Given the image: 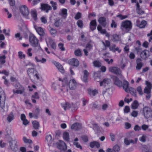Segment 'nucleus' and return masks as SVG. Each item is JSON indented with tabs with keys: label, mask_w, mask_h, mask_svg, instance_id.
I'll use <instances>...</instances> for the list:
<instances>
[{
	"label": "nucleus",
	"mask_w": 152,
	"mask_h": 152,
	"mask_svg": "<svg viewBox=\"0 0 152 152\" xmlns=\"http://www.w3.org/2000/svg\"><path fill=\"white\" fill-rule=\"evenodd\" d=\"M23 139L25 143H31L32 142V141L31 140L27 139L25 137H23Z\"/></svg>",
	"instance_id": "nucleus-53"
},
{
	"label": "nucleus",
	"mask_w": 152,
	"mask_h": 152,
	"mask_svg": "<svg viewBox=\"0 0 152 152\" xmlns=\"http://www.w3.org/2000/svg\"><path fill=\"white\" fill-rule=\"evenodd\" d=\"M145 84L146 86L145 87L144 92L145 93H151L152 89V85L151 83L148 81H145Z\"/></svg>",
	"instance_id": "nucleus-10"
},
{
	"label": "nucleus",
	"mask_w": 152,
	"mask_h": 152,
	"mask_svg": "<svg viewBox=\"0 0 152 152\" xmlns=\"http://www.w3.org/2000/svg\"><path fill=\"white\" fill-rule=\"evenodd\" d=\"M39 98V96L37 92H36L34 93V94L33 95L31 96V100L32 102L34 103H36V101L35 99H38Z\"/></svg>",
	"instance_id": "nucleus-33"
},
{
	"label": "nucleus",
	"mask_w": 152,
	"mask_h": 152,
	"mask_svg": "<svg viewBox=\"0 0 152 152\" xmlns=\"http://www.w3.org/2000/svg\"><path fill=\"white\" fill-rule=\"evenodd\" d=\"M111 40L113 42L119 41L120 40V36L116 34H113L111 36Z\"/></svg>",
	"instance_id": "nucleus-27"
},
{
	"label": "nucleus",
	"mask_w": 152,
	"mask_h": 152,
	"mask_svg": "<svg viewBox=\"0 0 152 152\" xmlns=\"http://www.w3.org/2000/svg\"><path fill=\"white\" fill-rule=\"evenodd\" d=\"M45 140L47 141L48 145H51V144L53 140L52 136L50 134L47 135L45 137Z\"/></svg>",
	"instance_id": "nucleus-26"
},
{
	"label": "nucleus",
	"mask_w": 152,
	"mask_h": 152,
	"mask_svg": "<svg viewBox=\"0 0 152 152\" xmlns=\"http://www.w3.org/2000/svg\"><path fill=\"white\" fill-rule=\"evenodd\" d=\"M130 93L133 96L136 97L137 94L135 92V90L132 88H129V91Z\"/></svg>",
	"instance_id": "nucleus-44"
},
{
	"label": "nucleus",
	"mask_w": 152,
	"mask_h": 152,
	"mask_svg": "<svg viewBox=\"0 0 152 152\" xmlns=\"http://www.w3.org/2000/svg\"><path fill=\"white\" fill-rule=\"evenodd\" d=\"M20 12L23 16H28L29 13L28 9L25 5H22L20 7Z\"/></svg>",
	"instance_id": "nucleus-9"
},
{
	"label": "nucleus",
	"mask_w": 152,
	"mask_h": 152,
	"mask_svg": "<svg viewBox=\"0 0 152 152\" xmlns=\"http://www.w3.org/2000/svg\"><path fill=\"white\" fill-rule=\"evenodd\" d=\"M15 87L17 89V90H13V92L14 94H22L24 92L25 88L20 84L18 83H17L15 85Z\"/></svg>",
	"instance_id": "nucleus-7"
},
{
	"label": "nucleus",
	"mask_w": 152,
	"mask_h": 152,
	"mask_svg": "<svg viewBox=\"0 0 152 152\" xmlns=\"http://www.w3.org/2000/svg\"><path fill=\"white\" fill-rule=\"evenodd\" d=\"M62 22V20L61 19H58L56 20L54 24L55 26L57 27L60 26Z\"/></svg>",
	"instance_id": "nucleus-43"
},
{
	"label": "nucleus",
	"mask_w": 152,
	"mask_h": 152,
	"mask_svg": "<svg viewBox=\"0 0 152 152\" xmlns=\"http://www.w3.org/2000/svg\"><path fill=\"white\" fill-rule=\"evenodd\" d=\"M67 10L64 8L61 9L59 12V14L64 19L66 18L67 15Z\"/></svg>",
	"instance_id": "nucleus-22"
},
{
	"label": "nucleus",
	"mask_w": 152,
	"mask_h": 152,
	"mask_svg": "<svg viewBox=\"0 0 152 152\" xmlns=\"http://www.w3.org/2000/svg\"><path fill=\"white\" fill-rule=\"evenodd\" d=\"M6 57L4 55H3L0 57V62L1 64H4L6 62L5 59Z\"/></svg>",
	"instance_id": "nucleus-55"
},
{
	"label": "nucleus",
	"mask_w": 152,
	"mask_h": 152,
	"mask_svg": "<svg viewBox=\"0 0 152 152\" xmlns=\"http://www.w3.org/2000/svg\"><path fill=\"white\" fill-rule=\"evenodd\" d=\"M64 139L66 141H68L69 140V135L68 133L65 132L63 134Z\"/></svg>",
	"instance_id": "nucleus-40"
},
{
	"label": "nucleus",
	"mask_w": 152,
	"mask_h": 152,
	"mask_svg": "<svg viewBox=\"0 0 152 152\" xmlns=\"http://www.w3.org/2000/svg\"><path fill=\"white\" fill-rule=\"evenodd\" d=\"M149 51L147 50H145L142 51L140 54L141 57L144 59L146 58L148 56Z\"/></svg>",
	"instance_id": "nucleus-37"
},
{
	"label": "nucleus",
	"mask_w": 152,
	"mask_h": 152,
	"mask_svg": "<svg viewBox=\"0 0 152 152\" xmlns=\"http://www.w3.org/2000/svg\"><path fill=\"white\" fill-rule=\"evenodd\" d=\"M34 28L38 34L41 36H43L45 34L44 30L41 27L34 26Z\"/></svg>",
	"instance_id": "nucleus-14"
},
{
	"label": "nucleus",
	"mask_w": 152,
	"mask_h": 152,
	"mask_svg": "<svg viewBox=\"0 0 152 152\" xmlns=\"http://www.w3.org/2000/svg\"><path fill=\"white\" fill-rule=\"evenodd\" d=\"M96 20L91 21L90 23V28L92 31H93L96 29Z\"/></svg>",
	"instance_id": "nucleus-23"
},
{
	"label": "nucleus",
	"mask_w": 152,
	"mask_h": 152,
	"mask_svg": "<svg viewBox=\"0 0 152 152\" xmlns=\"http://www.w3.org/2000/svg\"><path fill=\"white\" fill-rule=\"evenodd\" d=\"M33 127L35 129H38L39 126V123L37 121H34L32 122Z\"/></svg>",
	"instance_id": "nucleus-42"
},
{
	"label": "nucleus",
	"mask_w": 152,
	"mask_h": 152,
	"mask_svg": "<svg viewBox=\"0 0 152 152\" xmlns=\"http://www.w3.org/2000/svg\"><path fill=\"white\" fill-rule=\"evenodd\" d=\"M33 77H34V78L36 79L37 80H39L41 78V76H40V75L38 73L37 71L36 73L34 74L33 76Z\"/></svg>",
	"instance_id": "nucleus-50"
},
{
	"label": "nucleus",
	"mask_w": 152,
	"mask_h": 152,
	"mask_svg": "<svg viewBox=\"0 0 152 152\" xmlns=\"http://www.w3.org/2000/svg\"><path fill=\"white\" fill-rule=\"evenodd\" d=\"M136 90L140 95H143V93L142 91V87L141 86L137 87L136 88Z\"/></svg>",
	"instance_id": "nucleus-47"
},
{
	"label": "nucleus",
	"mask_w": 152,
	"mask_h": 152,
	"mask_svg": "<svg viewBox=\"0 0 152 152\" xmlns=\"http://www.w3.org/2000/svg\"><path fill=\"white\" fill-rule=\"evenodd\" d=\"M110 81V79L108 78L104 79L102 81L100 82V86H106L109 83Z\"/></svg>",
	"instance_id": "nucleus-28"
},
{
	"label": "nucleus",
	"mask_w": 152,
	"mask_h": 152,
	"mask_svg": "<svg viewBox=\"0 0 152 152\" xmlns=\"http://www.w3.org/2000/svg\"><path fill=\"white\" fill-rule=\"evenodd\" d=\"M29 41L31 45L34 47H38L40 48V46L39 45L38 40L36 37L34 35H32L29 37Z\"/></svg>",
	"instance_id": "nucleus-5"
},
{
	"label": "nucleus",
	"mask_w": 152,
	"mask_h": 152,
	"mask_svg": "<svg viewBox=\"0 0 152 152\" xmlns=\"http://www.w3.org/2000/svg\"><path fill=\"white\" fill-rule=\"evenodd\" d=\"M129 83L126 80H124L123 81V84L122 85L123 88L125 91L128 92L129 91Z\"/></svg>",
	"instance_id": "nucleus-24"
},
{
	"label": "nucleus",
	"mask_w": 152,
	"mask_h": 152,
	"mask_svg": "<svg viewBox=\"0 0 152 152\" xmlns=\"http://www.w3.org/2000/svg\"><path fill=\"white\" fill-rule=\"evenodd\" d=\"M120 148L118 145H115L114 146L113 148V151L115 152H118L120 151Z\"/></svg>",
	"instance_id": "nucleus-48"
},
{
	"label": "nucleus",
	"mask_w": 152,
	"mask_h": 152,
	"mask_svg": "<svg viewBox=\"0 0 152 152\" xmlns=\"http://www.w3.org/2000/svg\"><path fill=\"white\" fill-rule=\"evenodd\" d=\"M9 148L10 150L12 151H17L18 149L19 143L17 140L12 138L8 142Z\"/></svg>",
	"instance_id": "nucleus-1"
},
{
	"label": "nucleus",
	"mask_w": 152,
	"mask_h": 152,
	"mask_svg": "<svg viewBox=\"0 0 152 152\" xmlns=\"http://www.w3.org/2000/svg\"><path fill=\"white\" fill-rule=\"evenodd\" d=\"M92 105L93 108L99 110L101 108L99 105L97 104V102H93L92 104Z\"/></svg>",
	"instance_id": "nucleus-49"
},
{
	"label": "nucleus",
	"mask_w": 152,
	"mask_h": 152,
	"mask_svg": "<svg viewBox=\"0 0 152 152\" xmlns=\"http://www.w3.org/2000/svg\"><path fill=\"white\" fill-rule=\"evenodd\" d=\"M7 143L4 142L3 141L1 140L0 141V147L1 148H3L6 146Z\"/></svg>",
	"instance_id": "nucleus-64"
},
{
	"label": "nucleus",
	"mask_w": 152,
	"mask_h": 152,
	"mask_svg": "<svg viewBox=\"0 0 152 152\" xmlns=\"http://www.w3.org/2000/svg\"><path fill=\"white\" fill-rule=\"evenodd\" d=\"M75 54L77 56H80L81 55V53L80 49H78L75 51Z\"/></svg>",
	"instance_id": "nucleus-63"
},
{
	"label": "nucleus",
	"mask_w": 152,
	"mask_h": 152,
	"mask_svg": "<svg viewBox=\"0 0 152 152\" xmlns=\"http://www.w3.org/2000/svg\"><path fill=\"white\" fill-rule=\"evenodd\" d=\"M93 129L95 130H98L100 129V127L96 124L95 123L93 124Z\"/></svg>",
	"instance_id": "nucleus-61"
},
{
	"label": "nucleus",
	"mask_w": 152,
	"mask_h": 152,
	"mask_svg": "<svg viewBox=\"0 0 152 152\" xmlns=\"http://www.w3.org/2000/svg\"><path fill=\"white\" fill-rule=\"evenodd\" d=\"M71 128L75 130H78L82 128V126L80 124L76 123L71 126Z\"/></svg>",
	"instance_id": "nucleus-15"
},
{
	"label": "nucleus",
	"mask_w": 152,
	"mask_h": 152,
	"mask_svg": "<svg viewBox=\"0 0 152 152\" xmlns=\"http://www.w3.org/2000/svg\"><path fill=\"white\" fill-rule=\"evenodd\" d=\"M69 64L74 66L77 67L79 65V61L78 60L75 58H72L69 61Z\"/></svg>",
	"instance_id": "nucleus-13"
},
{
	"label": "nucleus",
	"mask_w": 152,
	"mask_h": 152,
	"mask_svg": "<svg viewBox=\"0 0 152 152\" xmlns=\"http://www.w3.org/2000/svg\"><path fill=\"white\" fill-rule=\"evenodd\" d=\"M93 64L94 66L96 67H100L102 65L101 63L98 61H93Z\"/></svg>",
	"instance_id": "nucleus-46"
},
{
	"label": "nucleus",
	"mask_w": 152,
	"mask_h": 152,
	"mask_svg": "<svg viewBox=\"0 0 152 152\" xmlns=\"http://www.w3.org/2000/svg\"><path fill=\"white\" fill-rule=\"evenodd\" d=\"M49 31L50 34L52 35H55L57 33V31L56 29L52 28H50Z\"/></svg>",
	"instance_id": "nucleus-56"
},
{
	"label": "nucleus",
	"mask_w": 152,
	"mask_h": 152,
	"mask_svg": "<svg viewBox=\"0 0 152 152\" xmlns=\"http://www.w3.org/2000/svg\"><path fill=\"white\" fill-rule=\"evenodd\" d=\"M102 43L103 45L105 47H109L110 46V42L108 40L105 41V42H104L103 41H102Z\"/></svg>",
	"instance_id": "nucleus-54"
},
{
	"label": "nucleus",
	"mask_w": 152,
	"mask_h": 152,
	"mask_svg": "<svg viewBox=\"0 0 152 152\" xmlns=\"http://www.w3.org/2000/svg\"><path fill=\"white\" fill-rule=\"evenodd\" d=\"M6 96L4 92L2 89L0 87V107L4 111L5 107V101Z\"/></svg>",
	"instance_id": "nucleus-3"
},
{
	"label": "nucleus",
	"mask_w": 152,
	"mask_h": 152,
	"mask_svg": "<svg viewBox=\"0 0 152 152\" xmlns=\"http://www.w3.org/2000/svg\"><path fill=\"white\" fill-rule=\"evenodd\" d=\"M18 56L20 58L23 59L25 57V54H23L22 52L20 51L18 52Z\"/></svg>",
	"instance_id": "nucleus-58"
},
{
	"label": "nucleus",
	"mask_w": 152,
	"mask_h": 152,
	"mask_svg": "<svg viewBox=\"0 0 152 152\" xmlns=\"http://www.w3.org/2000/svg\"><path fill=\"white\" fill-rule=\"evenodd\" d=\"M60 89L61 90L60 93H61L67 92L68 90V86L66 85H63L60 88Z\"/></svg>",
	"instance_id": "nucleus-34"
},
{
	"label": "nucleus",
	"mask_w": 152,
	"mask_h": 152,
	"mask_svg": "<svg viewBox=\"0 0 152 152\" xmlns=\"http://www.w3.org/2000/svg\"><path fill=\"white\" fill-rule=\"evenodd\" d=\"M78 26L80 28H82L83 27V23L82 20H78L77 23Z\"/></svg>",
	"instance_id": "nucleus-60"
},
{
	"label": "nucleus",
	"mask_w": 152,
	"mask_h": 152,
	"mask_svg": "<svg viewBox=\"0 0 152 152\" xmlns=\"http://www.w3.org/2000/svg\"><path fill=\"white\" fill-rule=\"evenodd\" d=\"M98 21L99 24L105 27L107 25L106 19L104 17H101L99 18Z\"/></svg>",
	"instance_id": "nucleus-20"
},
{
	"label": "nucleus",
	"mask_w": 152,
	"mask_h": 152,
	"mask_svg": "<svg viewBox=\"0 0 152 152\" xmlns=\"http://www.w3.org/2000/svg\"><path fill=\"white\" fill-rule=\"evenodd\" d=\"M37 71L34 68H28L27 71L29 78H31V77H33V76Z\"/></svg>",
	"instance_id": "nucleus-12"
},
{
	"label": "nucleus",
	"mask_w": 152,
	"mask_h": 152,
	"mask_svg": "<svg viewBox=\"0 0 152 152\" xmlns=\"http://www.w3.org/2000/svg\"><path fill=\"white\" fill-rule=\"evenodd\" d=\"M88 94L91 96H95L96 94H98V91L96 89L92 90L90 89L88 90Z\"/></svg>",
	"instance_id": "nucleus-35"
},
{
	"label": "nucleus",
	"mask_w": 152,
	"mask_h": 152,
	"mask_svg": "<svg viewBox=\"0 0 152 152\" xmlns=\"http://www.w3.org/2000/svg\"><path fill=\"white\" fill-rule=\"evenodd\" d=\"M111 93V91L109 88H108L105 91H104L102 94L105 98H108L110 97Z\"/></svg>",
	"instance_id": "nucleus-18"
},
{
	"label": "nucleus",
	"mask_w": 152,
	"mask_h": 152,
	"mask_svg": "<svg viewBox=\"0 0 152 152\" xmlns=\"http://www.w3.org/2000/svg\"><path fill=\"white\" fill-rule=\"evenodd\" d=\"M136 5L137 7L136 11L137 13L139 14H144V12L140 8V6L139 4V3H137Z\"/></svg>",
	"instance_id": "nucleus-38"
},
{
	"label": "nucleus",
	"mask_w": 152,
	"mask_h": 152,
	"mask_svg": "<svg viewBox=\"0 0 152 152\" xmlns=\"http://www.w3.org/2000/svg\"><path fill=\"white\" fill-rule=\"evenodd\" d=\"M132 27V23L129 20L123 21L121 24V28L126 32H128L131 30Z\"/></svg>",
	"instance_id": "nucleus-2"
},
{
	"label": "nucleus",
	"mask_w": 152,
	"mask_h": 152,
	"mask_svg": "<svg viewBox=\"0 0 152 152\" xmlns=\"http://www.w3.org/2000/svg\"><path fill=\"white\" fill-rule=\"evenodd\" d=\"M41 8L47 13L48 12L49 10H52L51 7L48 4H42Z\"/></svg>",
	"instance_id": "nucleus-21"
},
{
	"label": "nucleus",
	"mask_w": 152,
	"mask_h": 152,
	"mask_svg": "<svg viewBox=\"0 0 152 152\" xmlns=\"http://www.w3.org/2000/svg\"><path fill=\"white\" fill-rule=\"evenodd\" d=\"M53 64L56 66L59 71L62 73L64 72V70L62 66L58 63L56 61H53Z\"/></svg>",
	"instance_id": "nucleus-19"
},
{
	"label": "nucleus",
	"mask_w": 152,
	"mask_h": 152,
	"mask_svg": "<svg viewBox=\"0 0 152 152\" xmlns=\"http://www.w3.org/2000/svg\"><path fill=\"white\" fill-rule=\"evenodd\" d=\"M89 146L91 148L96 147V148H98L100 147V145L98 142L95 141L90 142Z\"/></svg>",
	"instance_id": "nucleus-25"
},
{
	"label": "nucleus",
	"mask_w": 152,
	"mask_h": 152,
	"mask_svg": "<svg viewBox=\"0 0 152 152\" xmlns=\"http://www.w3.org/2000/svg\"><path fill=\"white\" fill-rule=\"evenodd\" d=\"M50 4L53 7V10H56L57 9V7H56L57 3L56 2H54L53 1H50Z\"/></svg>",
	"instance_id": "nucleus-52"
},
{
	"label": "nucleus",
	"mask_w": 152,
	"mask_h": 152,
	"mask_svg": "<svg viewBox=\"0 0 152 152\" xmlns=\"http://www.w3.org/2000/svg\"><path fill=\"white\" fill-rule=\"evenodd\" d=\"M48 43L50 45L51 48L55 50L56 48V43L54 41L51 39H49V42H47V45H48Z\"/></svg>",
	"instance_id": "nucleus-29"
},
{
	"label": "nucleus",
	"mask_w": 152,
	"mask_h": 152,
	"mask_svg": "<svg viewBox=\"0 0 152 152\" xmlns=\"http://www.w3.org/2000/svg\"><path fill=\"white\" fill-rule=\"evenodd\" d=\"M60 81H61L63 82V85H66L68 86L69 82L68 80L66 78H65L63 80H61V79H59Z\"/></svg>",
	"instance_id": "nucleus-51"
},
{
	"label": "nucleus",
	"mask_w": 152,
	"mask_h": 152,
	"mask_svg": "<svg viewBox=\"0 0 152 152\" xmlns=\"http://www.w3.org/2000/svg\"><path fill=\"white\" fill-rule=\"evenodd\" d=\"M62 106L65 110L68 109L71 107V105L67 102L63 104Z\"/></svg>",
	"instance_id": "nucleus-45"
},
{
	"label": "nucleus",
	"mask_w": 152,
	"mask_h": 152,
	"mask_svg": "<svg viewBox=\"0 0 152 152\" xmlns=\"http://www.w3.org/2000/svg\"><path fill=\"white\" fill-rule=\"evenodd\" d=\"M14 119V115L13 112H11L10 114L8 115L7 118V120L9 123L11 122Z\"/></svg>",
	"instance_id": "nucleus-32"
},
{
	"label": "nucleus",
	"mask_w": 152,
	"mask_h": 152,
	"mask_svg": "<svg viewBox=\"0 0 152 152\" xmlns=\"http://www.w3.org/2000/svg\"><path fill=\"white\" fill-rule=\"evenodd\" d=\"M108 70L111 73L122 76L121 70L117 67L115 66L110 67L109 68Z\"/></svg>",
	"instance_id": "nucleus-8"
},
{
	"label": "nucleus",
	"mask_w": 152,
	"mask_h": 152,
	"mask_svg": "<svg viewBox=\"0 0 152 152\" xmlns=\"http://www.w3.org/2000/svg\"><path fill=\"white\" fill-rule=\"evenodd\" d=\"M58 47L59 49L62 51H64L65 50L64 48V44L61 42L59 43L58 44Z\"/></svg>",
	"instance_id": "nucleus-59"
},
{
	"label": "nucleus",
	"mask_w": 152,
	"mask_h": 152,
	"mask_svg": "<svg viewBox=\"0 0 152 152\" xmlns=\"http://www.w3.org/2000/svg\"><path fill=\"white\" fill-rule=\"evenodd\" d=\"M97 29L102 34H104L106 33V30L104 29H103L102 26L99 25L98 26Z\"/></svg>",
	"instance_id": "nucleus-41"
},
{
	"label": "nucleus",
	"mask_w": 152,
	"mask_h": 152,
	"mask_svg": "<svg viewBox=\"0 0 152 152\" xmlns=\"http://www.w3.org/2000/svg\"><path fill=\"white\" fill-rule=\"evenodd\" d=\"M117 26V23L114 20H113L110 24V27L112 28H116Z\"/></svg>",
	"instance_id": "nucleus-57"
},
{
	"label": "nucleus",
	"mask_w": 152,
	"mask_h": 152,
	"mask_svg": "<svg viewBox=\"0 0 152 152\" xmlns=\"http://www.w3.org/2000/svg\"><path fill=\"white\" fill-rule=\"evenodd\" d=\"M114 84L119 87L122 86V83L121 80H119L118 78L116 76H114L113 77Z\"/></svg>",
	"instance_id": "nucleus-17"
},
{
	"label": "nucleus",
	"mask_w": 152,
	"mask_h": 152,
	"mask_svg": "<svg viewBox=\"0 0 152 152\" xmlns=\"http://www.w3.org/2000/svg\"><path fill=\"white\" fill-rule=\"evenodd\" d=\"M31 15L35 21L37 20V11L35 10H31Z\"/></svg>",
	"instance_id": "nucleus-31"
},
{
	"label": "nucleus",
	"mask_w": 152,
	"mask_h": 152,
	"mask_svg": "<svg viewBox=\"0 0 152 152\" xmlns=\"http://www.w3.org/2000/svg\"><path fill=\"white\" fill-rule=\"evenodd\" d=\"M142 60L140 58H138L136 60V63L137 65L136 68L137 69H140L142 66V64L141 62Z\"/></svg>",
	"instance_id": "nucleus-30"
},
{
	"label": "nucleus",
	"mask_w": 152,
	"mask_h": 152,
	"mask_svg": "<svg viewBox=\"0 0 152 152\" xmlns=\"http://www.w3.org/2000/svg\"><path fill=\"white\" fill-rule=\"evenodd\" d=\"M54 145L61 150L65 151L67 149V147L64 142L62 140H59L58 142L54 143Z\"/></svg>",
	"instance_id": "nucleus-4"
},
{
	"label": "nucleus",
	"mask_w": 152,
	"mask_h": 152,
	"mask_svg": "<svg viewBox=\"0 0 152 152\" xmlns=\"http://www.w3.org/2000/svg\"><path fill=\"white\" fill-rule=\"evenodd\" d=\"M124 142L126 145H128L131 143H132L134 142V140H129L127 138H125L124 140Z\"/></svg>",
	"instance_id": "nucleus-39"
},
{
	"label": "nucleus",
	"mask_w": 152,
	"mask_h": 152,
	"mask_svg": "<svg viewBox=\"0 0 152 152\" xmlns=\"http://www.w3.org/2000/svg\"><path fill=\"white\" fill-rule=\"evenodd\" d=\"M143 115L146 118H148L152 115V110L148 106H145L143 109Z\"/></svg>",
	"instance_id": "nucleus-6"
},
{
	"label": "nucleus",
	"mask_w": 152,
	"mask_h": 152,
	"mask_svg": "<svg viewBox=\"0 0 152 152\" xmlns=\"http://www.w3.org/2000/svg\"><path fill=\"white\" fill-rule=\"evenodd\" d=\"M81 13L80 12H78L75 15V18L76 20H78L81 18Z\"/></svg>",
	"instance_id": "nucleus-62"
},
{
	"label": "nucleus",
	"mask_w": 152,
	"mask_h": 152,
	"mask_svg": "<svg viewBox=\"0 0 152 152\" xmlns=\"http://www.w3.org/2000/svg\"><path fill=\"white\" fill-rule=\"evenodd\" d=\"M69 86L70 90H75L77 86V82L74 79L70 80L68 83Z\"/></svg>",
	"instance_id": "nucleus-11"
},
{
	"label": "nucleus",
	"mask_w": 152,
	"mask_h": 152,
	"mask_svg": "<svg viewBox=\"0 0 152 152\" xmlns=\"http://www.w3.org/2000/svg\"><path fill=\"white\" fill-rule=\"evenodd\" d=\"M139 106V104L138 101L135 100L132 104L131 108L135 110Z\"/></svg>",
	"instance_id": "nucleus-36"
},
{
	"label": "nucleus",
	"mask_w": 152,
	"mask_h": 152,
	"mask_svg": "<svg viewBox=\"0 0 152 152\" xmlns=\"http://www.w3.org/2000/svg\"><path fill=\"white\" fill-rule=\"evenodd\" d=\"M140 23V21L138 20H137L136 21L137 26L141 28H143L145 27V26L147 24V22L145 20H143Z\"/></svg>",
	"instance_id": "nucleus-16"
}]
</instances>
